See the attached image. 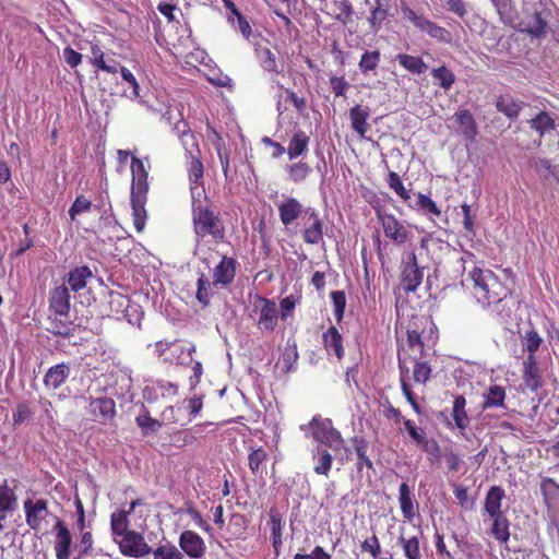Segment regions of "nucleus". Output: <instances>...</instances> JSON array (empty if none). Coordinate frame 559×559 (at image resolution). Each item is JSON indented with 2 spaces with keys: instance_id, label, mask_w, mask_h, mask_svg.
Wrapping results in <instances>:
<instances>
[{
  "instance_id": "c756f323",
  "label": "nucleus",
  "mask_w": 559,
  "mask_h": 559,
  "mask_svg": "<svg viewBox=\"0 0 559 559\" xmlns=\"http://www.w3.org/2000/svg\"><path fill=\"white\" fill-rule=\"evenodd\" d=\"M466 399L464 395H457L453 401L452 418L455 426L464 432L469 426V417L466 412Z\"/></svg>"
},
{
  "instance_id": "4d7b16f0",
  "label": "nucleus",
  "mask_w": 559,
  "mask_h": 559,
  "mask_svg": "<svg viewBox=\"0 0 559 559\" xmlns=\"http://www.w3.org/2000/svg\"><path fill=\"white\" fill-rule=\"evenodd\" d=\"M92 207L93 203L86 197L80 194L75 198L68 213L71 221H75L78 215L90 212Z\"/></svg>"
},
{
  "instance_id": "2f4dec72",
  "label": "nucleus",
  "mask_w": 559,
  "mask_h": 559,
  "mask_svg": "<svg viewBox=\"0 0 559 559\" xmlns=\"http://www.w3.org/2000/svg\"><path fill=\"white\" fill-rule=\"evenodd\" d=\"M369 117V110L367 107L356 105L349 110V118L352 128L360 136H365L367 132V119Z\"/></svg>"
},
{
  "instance_id": "aec40b11",
  "label": "nucleus",
  "mask_w": 559,
  "mask_h": 559,
  "mask_svg": "<svg viewBox=\"0 0 559 559\" xmlns=\"http://www.w3.org/2000/svg\"><path fill=\"white\" fill-rule=\"evenodd\" d=\"M322 342L328 355H335L337 360H342L344 358L345 349L343 345V336L334 325H331L323 332Z\"/></svg>"
},
{
  "instance_id": "ddd939ff",
  "label": "nucleus",
  "mask_w": 559,
  "mask_h": 559,
  "mask_svg": "<svg viewBox=\"0 0 559 559\" xmlns=\"http://www.w3.org/2000/svg\"><path fill=\"white\" fill-rule=\"evenodd\" d=\"M53 550L57 559H69L71 556L72 535L63 521L57 518L53 525Z\"/></svg>"
},
{
  "instance_id": "3c124183",
  "label": "nucleus",
  "mask_w": 559,
  "mask_h": 559,
  "mask_svg": "<svg viewBox=\"0 0 559 559\" xmlns=\"http://www.w3.org/2000/svg\"><path fill=\"white\" fill-rule=\"evenodd\" d=\"M312 169L308 163L297 162L288 165V177L293 182H301L311 174Z\"/></svg>"
},
{
  "instance_id": "f8f14e48",
  "label": "nucleus",
  "mask_w": 559,
  "mask_h": 559,
  "mask_svg": "<svg viewBox=\"0 0 559 559\" xmlns=\"http://www.w3.org/2000/svg\"><path fill=\"white\" fill-rule=\"evenodd\" d=\"M423 277V269L417 264V257L415 252H412L408 255V261L402 270L401 285L407 293L415 292L421 284Z\"/></svg>"
},
{
  "instance_id": "c03bdc74",
  "label": "nucleus",
  "mask_w": 559,
  "mask_h": 559,
  "mask_svg": "<svg viewBox=\"0 0 559 559\" xmlns=\"http://www.w3.org/2000/svg\"><path fill=\"white\" fill-rule=\"evenodd\" d=\"M506 25H511L514 21L515 7L512 0H490Z\"/></svg>"
},
{
  "instance_id": "bb28decb",
  "label": "nucleus",
  "mask_w": 559,
  "mask_h": 559,
  "mask_svg": "<svg viewBox=\"0 0 559 559\" xmlns=\"http://www.w3.org/2000/svg\"><path fill=\"white\" fill-rule=\"evenodd\" d=\"M394 0H374L376 5L371 10L370 17L368 19L372 31L380 29L381 24L389 16L390 9Z\"/></svg>"
},
{
  "instance_id": "4be33fe9",
  "label": "nucleus",
  "mask_w": 559,
  "mask_h": 559,
  "mask_svg": "<svg viewBox=\"0 0 559 559\" xmlns=\"http://www.w3.org/2000/svg\"><path fill=\"white\" fill-rule=\"evenodd\" d=\"M400 508L405 521L412 522L418 512V503L415 501L411 487L402 483L399 488Z\"/></svg>"
},
{
  "instance_id": "ea45409f",
  "label": "nucleus",
  "mask_w": 559,
  "mask_h": 559,
  "mask_svg": "<svg viewBox=\"0 0 559 559\" xmlns=\"http://www.w3.org/2000/svg\"><path fill=\"white\" fill-rule=\"evenodd\" d=\"M313 460L316 461L313 472L318 475L329 477L333 464V456L331 453L328 450H318L313 454Z\"/></svg>"
},
{
  "instance_id": "6e6552de",
  "label": "nucleus",
  "mask_w": 559,
  "mask_h": 559,
  "mask_svg": "<svg viewBox=\"0 0 559 559\" xmlns=\"http://www.w3.org/2000/svg\"><path fill=\"white\" fill-rule=\"evenodd\" d=\"M25 522L27 526L34 532H40L44 522L50 514L48 509V501L46 499H26L24 501Z\"/></svg>"
},
{
  "instance_id": "7ed1b4c3",
  "label": "nucleus",
  "mask_w": 559,
  "mask_h": 559,
  "mask_svg": "<svg viewBox=\"0 0 559 559\" xmlns=\"http://www.w3.org/2000/svg\"><path fill=\"white\" fill-rule=\"evenodd\" d=\"M468 278L473 282V295L483 307L497 305L508 296V287L491 270L474 267Z\"/></svg>"
},
{
  "instance_id": "e433bc0d",
  "label": "nucleus",
  "mask_w": 559,
  "mask_h": 559,
  "mask_svg": "<svg viewBox=\"0 0 559 559\" xmlns=\"http://www.w3.org/2000/svg\"><path fill=\"white\" fill-rule=\"evenodd\" d=\"M496 107L498 111L506 115L508 118H516L520 115L522 106L520 103H516L514 98L510 95H501L498 97Z\"/></svg>"
},
{
  "instance_id": "5701e85b",
  "label": "nucleus",
  "mask_w": 559,
  "mask_h": 559,
  "mask_svg": "<svg viewBox=\"0 0 559 559\" xmlns=\"http://www.w3.org/2000/svg\"><path fill=\"white\" fill-rule=\"evenodd\" d=\"M69 376L70 367L64 362L58 364L47 370L44 377V384L47 389L57 390L66 383Z\"/></svg>"
},
{
  "instance_id": "58836bf2",
  "label": "nucleus",
  "mask_w": 559,
  "mask_h": 559,
  "mask_svg": "<svg viewBox=\"0 0 559 559\" xmlns=\"http://www.w3.org/2000/svg\"><path fill=\"white\" fill-rule=\"evenodd\" d=\"M270 522L272 530V546L276 555L280 554L282 545H283V532H282V518L280 513L275 510H271L270 512Z\"/></svg>"
},
{
  "instance_id": "69168bd1",
  "label": "nucleus",
  "mask_w": 559,
  "mask_h": 559,
  "mask_svg": "<svg viewBox=\"0 0 559 559\" xmlns=\"http://www.w3.org/2000/svg\"><path fill=\"white\" fill-rule=\"evenodd\" d=\"M88 59L94 69H107L105 67V53L97 43H90Z\"/></svg>"
},
{
  "instance_id": "864d4df0",
  "label": "nucleus",
  "mask_w": 559,
  "mask_h": 559,
  "mask_svg": "<svg viewBox=\"0 0 559 559\" xmlns=\"http://www.w3.org/2000/svg\"><path fill=\"white\" fill-rule=\"evenodd\" d=\"M546 28L547 23L543 20L542 14L535 12L532 16V21L527 23L523 31L527 32L532 37L540 38L545 35Z\"/></svg>"
},
{
  "instance_id": "09e8293b",
  "label": "nucleus",
  "mask_w": 559,
  "mask_h": 559,
  "mask_svg": "<svg viewBox=\"0 0 559 559\" xmlns=\"http://www.w3.org/2000/svg\"><path fill=\"white\" fill-rule=\"evenodd\" d=\"M120 74L122 80L128 84L129 88L123 90L122 95L130 98L135 99L140 96V86L139 83L133 75V73L127 69L126 67L120 68Z\"/></svg>"
},
{
  "instance_id": "f257e3e1",
  "label": "nucleus",
  "mask_w": 559,
  "mask_h": 559,
  "mask_svg": "<svg viewBox=\"0 0 559 559\" xmlns=\"http://www.w3.org/2000/svg\"><path fill=\"white\" fill-rule=\"evenodd\" d=\"M238 262L234 257L224 254L210 273L198 272L195 299L205 309L219 289L229 288L236 277Z\"/></svg>"
},
{
  "instance_id": "37998d69",
  "label": "nucleus",
  "mask_w": 559,
  "mask_h": 559,
  "mask_svg": "<svg viewBox=\"0 0 559 559\" xmlns=\"http://www.w3.org/2000/svg\"><path fill=\"white\" fill-rule=\"evenodd\" d=\"M49 324L48 331L51 332L55 335L60 336H70L71 335V320L69 317L63 316H50L49 317Z\"/></svg>"
},
{
  "instance_id": "774afa93",
  "label": "nucleus",
  "mask_w": 559,
  "mask_h": 559,
  "mask_svg": "<svg viewBox=\"0 0 559 559\" xmlns=\"http://www.w3.org/2000/svg\"><path fill=\"white\" fill-rule=\"evenodd\" d=\"M431 374V368L426 361H416L413 370V378L416 383L425 384Z\"/></svg>"
},
{
  "instance_id": "79ce46f5",
  "label": "nucleus",
  "mask_w": 559,
  "mask_h": 559,
  "mask_svg": "<svg viewBox=\"0 0 559 559\" xmlns=\"http://www.w3.org/2000/svg\"><path fill=\"white\" fill-rule=\"evenodd\" d=\"M267 459L269 454L262 447H259L249 453L248 465L254 476L262 475L263 465Z\"/></svg>"
},
{
  "instance_id": "2eb2a0df",
  "label": "nucleus",
  "mask_w": 559,
  "mask_h": 559,
  "mask_svg": "<svg viewBox=\"0 0 559 559\" xmlns=\"http://www.w3.org/2000/svg\"><path fill=\"white\" fill-rule=\"evenodd\" d=\"M70 307L69 288L63 284L52 288L49 296V310L52 316L69 317Z\"/></svg>"
},
{
  "instance_id": "cd10ccee",
  "label": "nucleus",
  "mask_w": 559,
  "mask_h": 559,
  "mask_svg": "<svg viewBox=\"0 0 559 559\" xmlns=\"http://www.w3.org/2000/svg\"><path fill=\"white\" fill-rule=\"evenodd\" d=\"M506 389L499 384L490 385L484 393V402L481 404L483 409L506 407Z\"/></svg>"
},
{
  "instance_id": "de8ad7c7",
  "label": "nucleus",
  "mask_w": 559,
  "mask_h": 559,
  "mask_svg": "<svg viewBox=\"0 0 559 559\" xmlns=\"http://www.w3.org/2000/svg\"><path fill=\"white\" fill-rule=\"evenodd\" d=\"M530 127L544 135L546 132L555 129V120L546 111H540L535 118L530 120Z\"/></svg>"
},
{
  "instance_id": "bf43d9fd",
  "label": "nucleus",
  "mask_w": 559,
  "mask_h": 559,
  "mask_svg": "<svg viewBox=\"0 0 559 559\" xmlns=\"http://www.w3.org/2000/svg\"><path fill=\"white\" fill-rule=\"evenodd\" d=\"M399 368H400V372H401L400 382H401V389H402L403 395L405 396V399L407 400V402L411 405L415 404V402H417L416 395L412 391L411 385L407 383V381L405 380V377H404V374L406 372H408V368L406 367L405 360H403L400 355H399Z\"/></svg>"
},
{
  "instance_id": "7c9ffc66",
  "label": "nucleus",
  "mask_w": 559,
  "mask_h": 559,
  "mask_svg": "<svg viewBox=\"0 0 559 559\" xmlns=\"http://www.w3.org/2000/svg\"><path fill=\"white\" fill-rule=\"evenodd\" d=\"M352 443L354 445L355 452L357 454V471L361 472L364 467H367L369 469L373 468V463L367 455L368 451V441L359 436H355L352 438Z\"/></svg>"
},
{
  "instance_id": "a211bd4d",
  "label": "nucleus",
  "mask_w": 559,
  "mask_h": 559,
  "mask_svg": "<svg viewBox=\"0 0 559 559\" xmlns=\"http://www.w3.org/2000/svg\"><path fill=\"white\" fill-rule=\"evenodd\" d=\"M453 118L464 139L471 142L475 141L478 128L473 114L468 109H459Z\"/></svg>"
},
{
  "instance_id": "e2e57ef3",
  "label": "nucleus",
  "mask_w": 559,
  "mask_h": 559,
  "mask_svg": "<svg viewBox=\"0 0 559 559\" xmlns=\"http://www.w3.org/2000/svg\"><path fill=\"white\" fill-rule=\"evenodd\" d=\"M298 349H297V345L295 342H293L292 344L288 342L285 346V349L282 354V361H283V365L285 367V372H289L293 368V366L297 362L298 360Z\"/></svg>"
},
{
  "instance_id": "4c0bfd02",
  "label": "nucleus",
  "mask_w": 559,
  "mask_h": 559,
  "mask_svg": "<svg viewBox=\"0 0 559 559\" xmlns=\"http://www.w3.org/2000/svg\"><path fill=\"white\" fill-rule=\"evenodd\" d=\"M17 506V497L13 488L4 481L0 486V513L13 512Z\"/></svg>"
},
{
  "instance_id": "b1692460",
  "label": "nucleus",
  "mask_w": 559,
  "mask_h": 559,
  "mask_svg": "<svg viewBox=\"0 0 559 559\" xmlns=\"http://www.w3.org/2000/svg\"><path fill=\"white\" fill-rule=\"evenodd\" d=\"M504 495V490L500 486H492L487 491L484 509L490 518L503 514L501 511V504Z\"/></svg>"
},
{
  "instance_id": "a878e982",
  "label": "nucleus",
  "mask_w": 559,
  "mask_h": 559,
  "mask_svg": "<svg viewBox=\"0 0 559 559\" xmlns=\"http://www.w3.org/2000/svg\"><path fill=\"white\" fill-rule=\"evenodd\" d=\"M93 277L91 269L86 265L76 266L68 274L67 282L71 290L78 293L86 287L87 281Z\"/></svg>"
},
{
  "instance_id": "423d86ee",
  "label": "nucleus",
  "mask_w": 559,
  "mask_h": 559,
  "mask_svg": "<svg viewBox=\"0 0 559 559\" xmlns=\"http://www.w3.org/2000/svg\"><path fill=\"white\" fill-rule=\"evenodd\" d=\"M310 426L312 428V437L316 441L334 450H338L342 447L344 439L341 432L333 427L330 419L313 417Z\"/></svg>"
},
{
  "instance_id": "338daca9",
  "label": "nucleus",
  "mask_w": 559,
  "mask_h": 559,
  "mask_svg": "<svg viewBox=\"0 0 559 559\" xmlns=\"http://www.w3.org/2000/svg\"><path fill=\"white\" fill-rule=\"evenodd\" d=\"M401 12L404 20L411 22L416 28L423 29L425 23L428 19L424 15L417 14L411 7L407 4L401 5Z\"/></svg>"
},
{
  "instance_id": "8fccbe9b",
  "label": "nucleus",
  "mask_w": 559,
  "mask_h": 559,
  "mask_svg": "<svg viewBox=\"0 0 559 559\" xmlns=\"http://www.w3.org/2000/svg\"><path fill=\"white\" fill-rule=\"evenodd\" d=\"M431 76L438 81V84L443 90L448 91L452 87L455 82V75L452 70L445 66H441L431 71Z\"/></svg>"
},
{
  "instance_id": "0e129e2a",
  "label": "nucleus",
  "mask_w": 559,
  "mask_h": 559,
  "mask_svg": "<svg viewBox=\"0 0 559 559\" xmlns=\"http://www.w3.org/2000/svg\"><path fill=\"white\" fill-rule=\"evenodd\" d=\"M331 300L334 306V317L337 322H341L344 317L346 307V296L343 290H335L331 293Z\"/></svg>"
},
{
  "instance_id": "72a5a7b5",
  "label": "nucleus",
  "mask_w": 559,
  "mask_h": 559,
  "mask_svg": "<svg viewBox=\"0 0 559 559\" xmlns=\"http://www.w3.org/2000/svg\"><path fill=\"white\" fill-rule=\"evenodd\" d=\"M396 60L399 61L401 67H403L412 74H423L426 72L428 68L423 58L418 56L399 53L396 56Z\"/></svg>"
},
{
  "instance_id": "f03ea898",
  "label": "nucleus",
  "mask_w": 559,
  "mask_h": 559,
  "mask_svg": "<svg viewBox=\"0 0 559 559\" xmlns=\"http://www.w3.org/2000/svg\"><path fill=\"white\" fill-rule=\"evenodd\" d=\"M192 225L197 237H211L215 243L225 240L226 228L219 213H216L209 199H192Z\"/></svg>"
},
{
  "instance_id": "f704fd0d",
  "label": "nucleus",
  "mask_w": 559,
  "mask_h": 559,
  "mask_svg": "<svg viewBox=\"0 0 559 559\" xmlns=\"http://www.w3.org/2000/svg\"><path fill=\"white\" fill-rule=\"evenodd\" d=\"M129 515L130 511L119 510L111 514L110 518V530L114 540L121 535L130 532L129 527Z\"/></svg>"
},
{
  "instance_id": "dca6fc26",
  "label": "nucleus",
  "mask_w": 559,
  "mask_h": 559,
  "mask_svg": "<svg viewBox=\"0 0 559 559\" xmlns=\"http://www.w3.org/2000/svg\"><path fill=\"white\" fill-rule=\"evenodd\" d=\"M188 179L190 182V191L192 194V199H195V194H200V189L204 188V165L202 162V154L188 157Z\"/></svg>"
},
{
  "instance_id": "c9c22d12",
  "label": "nucleus",
  "mask_w": 559,
  "mask_h": 559,
  "mask_svg": "<svg viewBox=\"0 0 559 559\" xmlns=\"http://www.w3.org/2000/svg\"><path fill=\"white\" fill-rule=\"evenodd\" d=\"M329 14L346 25L353 21L354 9L349 0L334 1L333 10Z\"/></svg>"
},
{
  "instance_id": "39448f33",
  "label": "nucleus",
  "mask_w": 559,
  "mask_h": 559,
  "mask_svg": "<svg viewBox=\"0 0 559 559\" xmlns=\"http://www.w3.org/2000/svg\"><path fill=\"white\" fill-rule=\"evenodd\" d=\"M253 312L258 314L257 328L262 333H272L277 326L280 318L277 305L273 299L257 296Z\"/></svg>"
},
{
  "instance_id": "412c9836",
  "label": "nucleus",
  "mask_w": 559,
  "mask_h": 559,
  "mask_svg": "<svg viewBox=\"0 0 559 559\" xmlns=\"http://www.w3.org/2000/svg\"><path fill=\"white\" fill-rule=\"evenodd\" d=\"M179 124L177 123V135L180 138L181 145L186 152V157H192L201 155V148L195 134L190 130L188 123H182L180 118L177 117Z\"/></svg>"
},
{
  "instance_id": "9d476101",
  "label": "nucleus",
  "mask_w": 559,
  "mask_h": 559,
  "mask_svg": "<svg viewBox=\"0 0 559 559\" xmlns=\"http://www.w3.org/2000/svg\"><path fill=\"white\" fill-rule=\"evenodd\" d=\"M302 239L308 245H318L323 240V222L313 209H307L302 216Z\"/></svg>"
},
{
  "instance_id": "a18cd8bd",
  "label": "nucleus",
  "mask_w": 559,
  "mask_h": 559,
  "mask_svg": "<svg viewBox=\"0 0 559 559\" xmlns=\"http://www.w3.org/2000/svg\"><path fill=\"white\" fill-rule=\"evenodd\" d=\"M386 183L389 188L393 190L395 194L404 202H408L411 200V190L405 188L397 173L393 170L389 171L386 177Z\"/></svg>"
},
{
  "instance_id": "6ab92c4d",
  "label": "nucleus",
  "mask_w": 559,
  "mask_h": 559,
  "mask_svg": "<svg viewBox=\"0 0 559 559\" xmlns=\"http://www.w3.org/2000/svg\"><path fill=\"white\" fill-rule=\"evenodd\" d=\"M302 204L295 198H288L278 205V215L281 223L288 227L299 217L305 215Z\"/></svg>"
},
{
  "instance_id": "680f3d73",
  "label": "nucleus",
  "mask_w": 559,
  "mask_h": 559,
  "mask_svg": "<svg viewBox=\"0 0 559 559\" xmlns=\"http://www.w3.org/2000/svg\"><path fill=\"white\" fill-rule=\"evenodd\" d=\"M135 423L142 429L143 435L157 432L162 427V423L151 417L150 414L136 416Z\"/></svg>"
},
{
  "instance_id": "c85d7f7f",
  "label": "nucleus",
  "mask_w": 559,
  "mask_h": 559,
  "mask_svg": "<svg viewBox=\"0 0 559 559\" xmlns=\"http://www.w3.org/2000/svg\"><path fill=\"white\" fill-rule=\"evenodd\" d=\"M133 225L138 233L143 231L146 223V210L145 204L147 197L130 195Z\"/></svg>"
},
{
  "instance_id": "a19ab883",
  "label": "nucleus",
  "mask_w": 559,
  "mask_h": 559,
  "mask_svg": "<svg viewBox=\"0 0 559 559\" xmlns=\"http://www.w3.org/2000/svg\"><path fill=\"white\" fill-rule=\"evenodd\" d=\"M381 61V53L379 50H365L360 57L358 67L362 74H368L374 71Z\"/></svg>"
},
{
  "instance_id": "5fc2aeb1",
  "label": "nucleus",
  "mask_w": 559,
  "mask_h": 559,
  "mask_svg": "<svg viewBox=\"0 0 559 559\" xmlns=\"http://www.w3.org/2000/svg\"><path fill=\"white\" fill-rule=\"evenodd\" d=\"M542 343L543 338L534 329L526 331L525 334L522 336L523 349L526 350L528 355H535V353L539 349Z\"/></svg>"
},
{
  "instance_id": "473e14b6",
  "label": "nucleus",
  "mask_w": 559,
  "mask_h": 559,
  "mask_svg": "<svg viewBox=\"0 0 559 559\" xmlns=\"http://www.w3.org/2000/svg\"><path fill=\"white\" fill-rule=\"evenodd\" d=\"M492 521L490 533L501 544L508 543L510 538V522L504 514L491 516Z\"/></svg>"
},
{
  "instance_id": "0eeeda50",
  "label": "nucleus",
  "mask_w": 559,
  "mask_h": 559,
  "mask_svg": "<svg viewBox=\"0 0 559 559\" xmlns=\"http://www.w3.org/2000/svg\"><path fill=\"white\" fill-rule=\"evenodd\" d=\"M119 550L123 556L140 558L152 552V548L144 540L142 534L130 531L115 539Z\"/></svg>"
},
{
  "instance_id": "4468645a",
  "label": "nucleus",
  "mask_w": 559,
  "mask_h": 559,
  "mask_svg": "<svg viewBox=\"0 0 559 559\" xmlns=\"http://www.w3.org/2000/svg\"><path fill=\"white\" fill-rule=\"evenodd\" d=\"M179 546L182 551L192 559L203 557L206 551L203 538L193 531H185L180 534Z\"/></svg>"
},
{
  "instance_id": "052dcab7",
  "label": "nucleus",
  "mask_w": 559,
  "mask_h": 559,
  "mask_svg": "<svg viewBox=\"0 0 559 559\" xmlns=\"http://www.w3.org/2000/svg\"><path fill=\"white\" fill-rule=\"evenodd\" d=\"M154 559H183L182 552L174 545H159L153 550Z\"/></svg>"
},
{
  "instance_id": "f3484780",
  "label": "nucleus",
  "mask_w": 559,
  "mask_h": 559,
  "mask_svg": "<svg viewBox=\"0 0 559 559\" xmlns=\"http://www.w3.org/2000/svg\"><path fill=\"white\" fill-rule=\"evenodd\" d=\"M523 381L532 392L538 391L543 385V378L535 355H527L523 361Z\"/></svg>"
},
{
  "instance_id": "6e6d98bb",
  "label": "nucleus",
  "mask_w": 559,
  "mask_h": 559,
  "mask_svg": "<svg viewBox=\"0 0 559 559\" xmlns=\"http://www.w3.org/2000/svg\"><path fill=\"white\" fill-rule=\"evenodd\" d=\"M408 206L412 209H419L424 211L426 214H432L438 217L441 215V211L436 204V202L431 200V198H429L428 195L423 194L420 192L417 194L416 205L413 206L412 204H408Z\"/></svg>"
},
{
  "instance_id": "9b49d317",
  "label": "nucleus",
  "mask_w": 559,
  "mask_h": 559,
  "mask_svg": "<svg viewBox=\"0 0 559 559\" xmlns=\"http://www.w3.org/2000/svg\"><path fill=\"white\" fill-rule=\"evenodd\" d=\"M131 195L147 197L148 185V170L144 164V159L132 156L131 159Z\"/></svg>"
},
{
  "instance_id": "603ef678",
  "label": "nucleus",
  "mask_w": 559,
  "mask_h": 559,
  "mask_svg": "<svg viewBox=\"0 0 559 559\" xmlns=\"http://www.w3.org/2000/svg\"><path fill=\"white\" fill-rule=\"evenodd\" d=\"M403 547L404 556L407 559H421L420 545L417 536L404 538L403 536L399 539Z\"/></svg>"
},
{
  "instance_id": "20e7f679",
  "label": "nucleus",
  "mask_w": 559,
  "mask_h": 559,
  "mask_svg": "<svg viewBox=\"0 0 559 559\" xmlns=\"http://www.w3.org/2000/svg\"><path fill=\"white\" fill-rule=\"evenodd\" d=\"M376 217L381 225L385 238L394 246H403L412 239L413 235L408 226L385 209H376Z\"/></svg>"
},
{
  "instance_id": "49530a36",
  "label": "nucleus",
  "mask_w": 559,
  "mask_h": 559,
  "mask_svg": "<svg viewBox=\"0 0 559 559\" xmlns=\"http://www.w3.org/2000/svg\"><path fill=\"white\" fill-rule=\"evenodd\" d=\"M80 539L74 545V551L78 552V557L75 559H82L90 555H92L94 537L91 531H80Z\"/></svg>"
},
{
  "instance_id": "13d9d810",
  "label": "nucleus",
  "mask_w": 559,
  "mask_h": 559,
  "mask_svg": "<svg viewBox=\"0 0 559 559\" xmlns=\"http://www.w3.org/2000/svg\"><path fill=\"white\" fill-rule=\"evenodd\" d=\"M361 552L369 554L373 559L381 558V543L379 537L376 533H373L371 536L367 537L365 540L360 544Z\"/></svg>"
},
{
  "instance_id": "393cba45",
  "label": "nucleus",
  "mask_w": 559,
  "mask_h": 559,
  "mask_svg": "<svg viewBox=\"0 0 559 559\" xmlns=\"http://www.w3.org/2000/svg\"><path fill=\"white\" fill-rule=\"evenodd\" d=\"M310 136L302 130L294 132L287 146V155L289 159H296L308 152Z\"/></svg>"
},
{
  "instance_id": "1a4fd4ad",
  "label": "nucleus",
  "mask_w": 559,
  "mask_h": 559,
  "mask_svg": "<svg viewBox=\"0 0 559 559\" xmlns=\"http://www.w3.org/2000/svg\"><path fill=\"white\" fill-rule=\"evenodd\" d=\"M88 412L100 424H110L116 417V402L108 396L90 397Z\"/></svg>"
}]
</instances>
